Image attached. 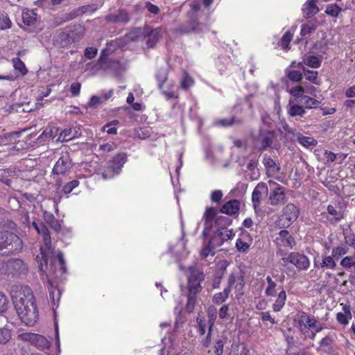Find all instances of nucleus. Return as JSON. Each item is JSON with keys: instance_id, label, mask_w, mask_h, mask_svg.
I'll return each instance as SVG.
<instances>
[{"instance_id": "nucleus-1", "label": "nucleus", "mask_w": 355, "mask_h": 355, "mask_svg": "<svg viewBox=\"0 0 355 355\" xmlns=\"http://www.w3.org/2000/svg\"><path fill=\"white\" fill-rule=\"evenodd\" d=\"M10 293L17 315L28 326H33L38 319V311L31 289L27 286L13 284Z\"/></svg>"}, {"instance_id": "nucleus-2", "label": "nucleus", "mask_w": 355, "mask_h": 355, "mask_svg": "<svg viewBox=\"0 0 355 355\" xmlns=\"http://www.w3.org/2000/svg\"><path fill=\"white\" fill-rule=\"evenodd\" d=\"M42 258L44 259V265L42 261L39 263V268L40 271L44 275L47 279L48 288L49 291V297L53 303V305H55L56 302H58L60 298L61 293L60 291L53 286L51 279L58 277V272L62 275L59 271V266H55V263L51 261V264L48 266V258L46 255L42 253Z\"/></svg>"}, {"instance_id": "nucleus-3", "label": "nucleus", "mask_w": 355, "mask_h": 355, "mask_svg": "<svg viewBox=\"0 0 355 355\" xmlns=\"http://www.w3.org/2000/svg\"><path fill=\"white\" fill-rule=\"evenodd\" d=\"M22 248L23 242L18 235L8 230L0 232V257L16 254Z\"/></svg>"}, {"instance_id": "nucleus-4", "label": "nucleus", "mask_w": 355, "mask_h": 355, "mask_svg": "<svg viewBox=\"0 0 355 355\" xmlns=\"http://www.w3.org/2000/svg\"><path fill=\"white\" fill-rule=\"evenodd\" d=\"M40 235L42 236L44 247L46 250H47V252H44L42 248H40L41 250V256H37L36 261L37 263L39 264L40 261L44 265V259L42 258V253L46 255L49 259L48 261V266L51 264V261L55 263V266H59V271L61 274H64L66 272V266H65V261L64 260L63 254L61 252H59L58 254V257H53L52 255H50V254H52V245H51V239L49 234V230L47 227L45 228V230L43 231L40 234Z\"/></svg>"}, {"instance_id": "nucleus-5", "label": "nucleus", "mask_w": 355, "mask_h": 355, "mask_svg": "<svg viewBox=\"0 0 355 355\" xmlns=\"http://www.w3.org/2000/svg\"><path fill=\"white\" fill-rule=\"evenodd\" d=\"M161 36L159 28L152 29L150 26L137 28L127 35L132 41H145L148 48L153 47Z\"/></svg>"}, {"instance_id": "nucleus-6", "label": "nucleus", "mask_w": 355, "mask_h": 355, "mask_svg": "<svg viewBox=\"0 0 355 355\" xmlns=\"http://www.w3.org/2000/svg\"><path fill=\"white\" fill-rule=\"evenodd\" d=\"M188 290L191 293H200L202 290L201 283L205 280V274L196 266L189 268Z\"/></svg>"}, {"instance_id": "nucleus-7", "label": "nucleus", "mask_w": 355, "mask_h": 355, "mask_svg": "<svg viewBox=\"0 0 355 355\" xmlns=\"http://www.w3.org/2000/svg\"><path fill=\"white\" fill-rule=\"evenodd\" d=\"M2 273L13 275H25L28 272V267L23 260L20 259H10L2 263Z\"/></svg>"}, {"instance_id": "nucleus-8", "label": "nucleus", "mask_w": 355, "mask_h": 355, "mask_svg": "<svg viewBox=\"0 0 355 355\" xmlns=\"http://www.w3.org/2000/svg\"><path fill=\"white\" fill-rule=\"evenodd\" d=\"M275 137L276 133L275 131L261 129L254 141L260 150H266L268 148H275L273 142Z\"/></svg>"}, {"instance_id": "nucleus-9", "label": "nucleus", "mask_w": 355, "mask_h": 355, "mask_svg": "<svg viewBox=\"0 0 355 355\" xmlns=\"http://www.w3.org/2000/svg\"><path fill=\"white\" fill-rule=\"evenodd\" d=\"M126 158L124 153L116 155L112 162L109 164L107 168L101 173L104 179L110 178L116 174H119L123 164L125 163Z\"/></svg>"}, {"instance_id": "nucleus-10", "label": "nucleus", "mask_w": 355, "mask_h": 355, "mask_svg": "<svg viewBox=\"0 0 355 355\" xmlns=\"http://www.w3.org/2000/svg\"><path fill=\"white\" fill-rule=\"evenodd\" d=\"M19 338L24 341L29 342L40 349H47L51 346L49 341L40 334L23 333L19 335Z\"/></svg>"}, {"instance_id": "nucleus-11", "label": "nucleus", "mask_w": 355, "mask_h": 355, "mask_svg": "<svg viewBox=\"0 0 355 355\" xmlns=\"http://www.w3.org/2000/svg\"><path fill=\"white\" fill-rule=\"evenodd\" d=\"M202 31V25L198 22V17L192 14L189 15V20L186 23L181 24L175 29V33L182 35L189 34L191 32L200 33Z\"/></svg>"}, {"instance_id": "nucleus-12", "label": "nucleus", "mask_w": 355, "mask_h": 355, "mask_svg": "<svg viewBox=\"0 0 355 355\" xmlns=\"http://www.w3.org/2000/svg\"><path fill=\"white\" fill-rule=\"evenodd\" d=\"M268 184L270 187H273L269 196L270 205L275 206L284 203L286 201L285 188L272 180H269Z\"/></svg>"}, {"instance_id": "nucleus-13", "label": "nucleus", "mask_w": 355, "mask_h": 355, "mask_svg": "<svg viewBox=\"0 0 355 355\" xmlns=\"http://www.w3.org/2000/svg\"><path fill=\"white\" fill-rule=\"evenodd\" d=\"M284 129L287 133L292 134L297 142L304 147L316 146L318 144L317 141L313 138L302 135L301 133L290 128L288 125H284Z\"/></svg>"}, {"instance_id": "nucleus-14", "label": "nucleus", "mask_w": 355, "mask_h": 355, "mask_svg": "<svg viewBox=\"0 0 355 355\" xmlns=\"http://www.w3.org/2000/svg\"><path fill=\"white\" fill-rule=\"evenodd\" d=\"M232 236V231L228 230H218L216 231L211 238L209 239L216 248L221 246L225 241L231 239Z\"/></svg>"}, {"instance_id": "nucleus-15", "label": "nucleus", "mask_w": 355, "mask_h": 355, "mask_svg": "<svg viewBox=\"0 0 355 355\" xmlns=\"http://www.w3.org/2000/svg\"><path fill=\"white\" fill-rule=\"evenodd\" d=\"M268 187L263 182L259 183L254 189L252 194V202L256 212L258 211L260 206L263 193H268Z\"/></svg>"}, {"instance_id": "nucleus-16", "label": "nucleus", "mask_w": 355, "mask_h": 355, "mask_svg": "<svg viewBox=\"0 0 355 355\" xmlns=\"http://www.w3.org/2000/svg\"><path fill=\"white\" fill-rule=\"evenodd\" d=\"M276 243L279 248L285 247L293 248L295 245L293 236L286 230H281L276 238Z\"/></svg>"}, {"instance_id": "nucleus-17", "label": "nucleus", "mask_w": 355, "mask_h": 355, "mask_svg": "<svg viewBox=\"0 0 355 355\" xmlns=\"http://www.w3.org/2000/svg\"><path fill=\"white\" fill-rule=\"evenodd\" d=\"M300 214L299 209L292 203L288 204L283 209V217L286 220L284 225L289 226L297 220Z\"/></svg>"}, {"instance_id": "nucleus-18", "label": "nucleus", "mask_w": 355, "mask_h": 355, "mask_svg": "<svg viewBox=\"0 0 355 355\" xmlns=\"http://www.w3.org/2000/svg\"><path fill=\"white\" fill-rule=\"evenodd\" d=\"M71 167V159L68 155L61 156L56 162L53 168V173L56 175L64 174Z\"/></svg>"}, {"instance_id": "nucleus-19", "label": "nucleus", "mask_w": 355, "mask_h": 355, "mask_svg": "<svg viewBox=\"0 0 355 355\" xmlns=\"http://www.w3.org/2000/svg\"><path fill=\"white\" fill-rule=\"evenodd\" d=\"M290 263L293 264L299 270H306L310 266L308 257L298 252L290 254Z\"/></svg>"}, {"instance_id": "nucleus-20", "label": "nucleus", "mask_w": 355, "mask_h": 355, "mask_svg": "<svg viewBox=\"0 0 355 355\" xmlns=\"http://www.w3.org/2000/svg\"><path fill=\"white\" fill-rule=\"evenodd\" d=\"M131 15L125 10H119L118 14H110L106 16L105 20L114 24H127L130 21Z\"/></svg>"}, {"instance_id": "nucleus-21", "label": "nucleus", "mask_w": 355, "mask_h": 355, "mask_svg": "<svg viewBox=\"0 0 355 355\" xmlns=\"http://www.w3.org/2000/svg\"><path fill=\"white\" fill-rule=\"evenodd\" d=\"M241 207V202L239 200H231L225 202L221 207L222 213L227 215H234L239 212Z\"/></svg>"}, {"instance_id": "nucleus-22", "label": "nucleus", "mask_w": 355, "mask_h": 355, "mask_svg": "<svg viewBox=\"0 0 355 355\" xmlns=\"http://www.w3.org/2000/svg\"><path fill=\"white\" fill-rule=\"evenodd\" d=\"M316 1L317 0H307L304 3L302 10L304 17L308 19L319 12L320 9Z\"/></svg>"}, {"instance_id": "nucleus-23", "label": "nucleus", "mask_w": 355, "mask_h": 355, "mask_svg": "<svg viewBox=\"0 0 355 355\" xmlns=\"http://www.w3.org/2000/svg\"><path fill=\"white\" fill-rule=\"evenodd\" d=\"M298 328L303 331L304 328H313L316 327L317 321L315 318H311L306 313L303 312L297 320Z\"/></svg>"}, {"instance_id": "nucleus-24", "label": "nucleus", "mask_w": 355, "mask_h": 355, "mask_svg": "<svg viewBox=\"0 0 355 355\" xmlns=\"http://www.w3.org/2000/svg\"><path fill=\"white\" fill-rule=\"evenodd\" d=\"M67 29L72 42L79 41L85 35V28L79 24L73 25Z\"/></svg>"}, {"instance_id": "nucleus-25", "label": "nucleus", "mask_w": 355, "mask_h": 355, "mask_svg": "<svg viewBox=\"0 0 355 355\" xmlns=\"http://www.w3.org/2000/svg\"><path fill=\"white\" fill-rule=\"evenodd\" d=\"M54 43L60 47H64L72 43L67 28L59 32L58 35L54 40Z\"/></svg>"}, {"instance_id": "nucleus-26", "label": "nucleus", "mask_w": 355, "mask_h": 355, "mask_svg": "<svg viewBox=\"0 0 355 355\" xmlns=\"http://www.w3.org/2000/svg\"><path fill=\"white\" fill-rule=\"evenodd\" d=\"M21 18L24 24L31 26L37 21V13L34 10L24 9L21 13Z\"/></svg>"}, {"instance_id": "nucleus-27", "label": "nucleus", "mask_w": 355, "mask_h": 355, "mask_svg": "<svg viewBox=\"0 0 355 355\" xmlns=\"http://www.w3.org/2000/svg\"><path fill=\"white\" fill-rule=\"evenodd\" d=\"M327 213L332 217L329 218L331 223H335L344 218V212L340 209H337L334 206L329 205L327 207Z\"/></svg>"}, {"instance_id": "nucleus-28", "label": "nucleus", "mask_w": 355, "mask_h": 355, "mask_svg": "<svg viewBox=\"0 0 355 355\" xmlns=\"http://www.w3.org/2000/svg\"><path fill=\"white\" fill-rule=\"evenodd\" d=\"M344 313L339 312L336 315V319L339 323L346 325L349 322V319L352 318L350 307L345 306L343 307Z\"/></svg>"}, {"instance_id": "nucleus-29", "label": "nucleus", "mask_w": 355, "mask_h": 355, "mask_svg": "<svg viewBox=\"0 0 355 355\" xmlns=\"http://www.w3.org/2000/svg\"><path fill=\"white\" fill-rule=\"evenodd\" d=\"M216 247L211 243L209 240L207 243H205L202 250L200 251V257L203 259L207 258L209 255L214 256Z\"/></svg>"}, {"instance_id": "nucleus-30", "label": "nucleus", "mask_w": 355, "mask_h": 355, "mask_svg": "<svg viewBox=\"0 0 355 355\" xmlns=\"http://www.w3.org/2000/svg\"><path fill=\"white\" fill-rule=\"evenodd\" d=\"M44 220L55 231L58 232L60 230V225L53 214L44 212Z\"/></svg>"}, {"instance_id": "nucleus-31", "label": "nucleus", "mask_w": 355, "mask_h": 355, "mask_svg": "<svg viewBox=\"0 0 355 355\" xmlns=\"http://www.w3.org/2000/svg\"><path fill=\"white\" fill-rule=\"evenodd\" d=\"M286 300V293L285 291H282L277 297L275 302L272 304V309L274 311H279L285 304Z\"/></svg>"}, {"instance_id": "nucleus-32", "label": "nucleus", "mask_w": 355, "mask_h": 355, "mask_svg": "<svg viewBox=\"0 0 355 355\" xmlns=\"http://www.w3.org/2000/svg\"><path fill=\"white\" fill-rule=\"evenodd\" d=\"M263 164L268 171L273 173H277L280 170V168L277 166L275 161L270 157L265 156L263 160Z\"/></svg>"}, {"instance_id": "nucleus-33", "label": "nucleus", "mask_w": 355, "mask_h": 355, "mask_svg": "<svg viewBox=\"0 0 355 355\" xmlns=\"http://www.w3.org/2000/svg\"><path fill=\"white\" fill-rule=\"evenodd\" d=\"M303 62L312 68H318L321 64V60L315 55L304 56Z\"/></svg>"}, {"instance_id": "nucleus-34", "label": "nucleus", "mask_w": 355, "mask_h": 355, "mask_svg": "<svg viewBox=\"0 0 355 355\" xmlns=\"http://www.w3.org/2000/svg\"><path fill=\"white\" fill-rule=\"evenodd\" d=\"M231 289L230 288H226L223 291L216 293L213 297L214 303L217 304H222L228 298Z\"/></svg>"}, {"instance_id": "nucleus-35", "label": "nucleus", "mask_w": 355, "mask_h": 355, "mask_svg": "<svg viewBox=\"0 0 355 355\" xmlns=\"http://www.w3.org/2000/svg\"><path fill=\"white\" fill-rule=\"evenodd\" d=\"M156 78L158 81V86L160 89H162L164 83L168 79V69L167 67L160 68L156 74Z\"/></svg>"}, {"instance_id": "nucleus-36", "label": "nucleus", "mask_w": 355, "mask_h": 355, "mask_svg": "<svg viewBox=\"0 0 355 355\" xmlns=\"http://www.w3.org/2000/svg\"><path fill=\"white\" fill-rule=\"evenodd\" d=\"M300 102H301V103L303 104L304 107L308 108V109L317 107L320 106V101H318L313 98H311L308 96H302Z\"/></svg>"}, {"instance_id": "nucleus-37", "label": "nucleus", "mask_w": 355, "mask_h": 355, "mask_svg": "<svg viewBox=\"0 0 355 355\" xmlns=\"http://www.w3.org/2000/svg\"><path fill=\"white\" fill-rule=\"evenodd\" d=\"M198 293H191L189 291L187 296V302L186 305L187 311L191 313L193 311L196 304V297Z\"/></svg>"}, {"instance_id": "nucleus-38", "label": "nucleus", "mask_w": 355, "mask_h": 355, "mask_svg": "<svg viewBox=\"0 0 355 355\" xmlns=\"http://www.w3.org/2000/svg\"><path fill=\"white\" fill-rule=\"evenodd\" d=\"M288 113L291 116H300L302 117L305 114V110L303 106L298 105H290L288 109Z\"/></svg>"}, {"instance_id": "nucleus-39", "label": "nucleus", "mask_w": 355, "mask_h": 355, "mask_svg": "<svg viewBox=\"0 0 355 355\" xmlns=\"http://www.w3.org/2000/svg\"><path fill=\"white\" fill-rule=\"evenodd\" d=\"M209 321H211L209 320V321H207L205 319L202 318L200 317H198L196 318V322L198 323V331L200 335H205L206 333L207 328L209 329Z\"/></svg>"}, {"instance_id": "nucleus-40", "label": "nucleus", "mask_w": 355, "mask_h": 355, "mask_svg": "<svg viewBox=\"0 0 355 355\" xmlns=\"http://www.w3.org/2000/svg\"><path fill=\"white\" fill-rule=\"evenodd\" d=\"M345 237V243L347 245L352 247L355 252V235L351 230H345L343 232Z\"/></svg>"}, {"instance_id": "nucleus-41", "label": "nucleus", "mask_w": 355, "mask_h": 355, "mask_svg": "<svg viewBox=\"0 0 355 355\" xmlns=\"http://www.w3.org/2000/svg\"><path fill=\"white\" fill-rule=\"evenodd\" d=\"M75 136L72 134V130L71 128L64 129L60 132L57 140L60 142H64L71 140Z\"/></svg>"}, {"instance_id": "nucleus-42", "label": "nucleus", "mask_w": 355, "mask_h": 355, "mask_svg": "<svg viewBox=\"0 0 355 355\" xmlns=\"http://www.w3.org/2000/svg\"><path fill=\"white\" fill-rule=\"evenodd\" d=\"M341 11L342 8L337 4L334 3L327 6L325 12L329 16L337 17Z\"/></svg>"}, {"instance_id": "nucleus-43", "label": "nucleus", "mask_w": 355, "mask_h": 355, "mask_svg": "<svg viewBox=\"0 0 355 355\" xmlns=\"http://www.w3.org/2000/svg\"><path fill=\"white\" fill-rule=\"evenodd\" d=\"M340 265L345 268H350L355 266V252H352V255L344 257L341 261Z\"/></svg>"}, {"instance_id": "nucleus-44", "label": "nucleus", "mask_w": 355, "mask_h": 355, "mask_svg": "<svg viewBox=\"0 0 355 355\" xmlns=\"http://www.w3.org/2000/svg\"><path fill=\"white\" fill-rule=\"evenodd\" d=\"M349 252V248L347 245H341L332 250V257L339 258Z\"/></svg>"}, {"instance_id": "nucleus-45", "label": "nucleus", "mask_w": 355, "mask_h": 355, "mask_svg": "<svg viewBox=\"0 0 355 355\" xmlns=\"http://www.w3.org/2000/svg\"><path fill=\"white\" fill-rule=\"evenodd\" d=\"M242 121L235 117L226 118L219 120L216 123L224 127H228L234 124H241Z\"/></svg>"}, {"instance_id": "nucleus-46", "label": "nucleus", "mask_w": 355, "mask_h": 355, "mask_svg": "<svg viewBox=\"0 0 355 355\" xmlns=\"http://www.w3.org/2000/svg\"><path fill=\"white\" fill-rule=\"evenodd\" d=\"M266 281L268 285L265 291L266 295L274 296L276 293L275 287L277 284L270 276L266 277Z\"/></svg>"}, {"instance_id": "nucleus-47", "label": "nucleus", "mask_w": 355, "mask_h": 355, "mask_svg": "<svg viewBox=\"0 0 355 355\" xmlns=\"http://www.w3.org/2000/svg\"><path fill=\"white\" fill-rule=\"evenodd\" d=\"M286 72L288 78L292 82L298 83L302 78V74L299 71L287 69Z\"/></svg>"}, {"instance_id": "nucleus-48", "label": "nucleus", "mask_w": 355, "mask_h": 355, "mask_svg": "<svg viewBox=\"0 0 355 355\" xmlns=\"http://www.w3.org/2000/svg\"><path fill=\"white\" fill-rule=\"evenodd\" d=\"M12 62L15 70L19 71L22 75H25L27 73L24 63L19 58H13Z\"/></svg>"}, {"instance_id": "nucleus-49", "label": "nucleus", "mask_w": 355, "mask_h": 355, "mask_svg": "<svg viewBox=\"0 0 355 355\" xmlns=\"http://www.w3.org/2000/svg\"><path fill=\"white\" fill-rule=\"evenodd\" d=\"M334 257L331 256H327L322 259V263H320V266L322 268L326 267L328 268L333 269L336 266V263L334 261Z\"/></svg>"}, {"instance_id": "nucleus-50", "label": "nucleus", "mask_w": 355, "mask_h": 355, "mask_svg": "<svg viewBox=\"0 0 355 355\" xmlns=\"http://www.w3.org/2000/svg\"><path fill=\"white\" fill-rule=\"evenodd\" d=\"M97 9L98 7L96 4L85 5L77 8L80 15H82L87 12H95Z\"/></svg>"}, {"instance_id": "nucleus-51", "label": "nucleus", "mask_w": 355, "mask_h": 355, "mask_svg": "<svg viewBox=\"0 0 355 355\" xmlns=\"http://www.w3.org/2000/svg\"><path fill=\"white\" fill-rule=\"evenodd\" d=\"M333 339L330 336H325L320 340L319 343L320 345L317 348V351L319 352L323 350L325 353H327V350L323 349V347H329L331 345Z\"/></svg>"}, {"instance_id": "nucleus-52", "label": "nucleus", "mask_w": 355, "mask_h": 355, "mask_svg": "<svg viewBox=\"0 0 355 355\" xmlns=\"http://www.w3.org/2000/svg\"><path fill=\"white\" fill-rule=\"evenodd\" d=\"M236 248L240 252H247L249 250L250 245L243 239H238L236 242Z\"/></svg>"}, {"instance_id": "nucleus-53", "label": "nucleus", "mask_w": 355, "mask_h": 355, "mask_svg": "<svg viewBox=\"0 0 355 355\" xmlns=\"http://www.w3.org/2000/svg\"><path fill=\"white\" fill-rule=\"evenodd\" d=\"M209 323L210 324L209 326V329L207 331V336L201 342L202 345L205 348L209 347L211 344V329H212V326L214 324V322L209 321Z\"/></svg>"}, {"instance_id": "nucleus-54", "label": "nucleus", "mask_w": 355, "mask_h": 355, "mask_svg": "<svg viewBox=\"0 0 355 355\" xmlns=\"http://www.w3.org/2000/svg\"><path fill=\"white\" fill-rule=\"evenodd\" d=\"M303 72L306 80L313 82L315 84H317L315 82V80L317 79L318 77V71H310L309 69H306L305 67H303Z\"/></svg>"}, {"instance_id": "nucleus-55", "label": "nucleus", "mask_w": 355, "mask_h": 355, "mask_svg": "<svg viewBox=\"0 0 355 355\" xmlns=\"http://www.w3.org/2000/svg\"><path fill=\"white\" fill-rule=\"evenodd\" d=\"M193 85V80L188 74L185 73L181 81V87L183 89H187Z\"/></svg>"}, {"instance_id": "nucleus-56", "label": "nucleus", "mask_w": 355, "mask_h": 355, "mask_svg": "<svg viewBox=\"0 0 355 355\" xmlns=\"http://www.w3.org/2000/svg\"><path fill=\"white\" fill-rule=\"evenodd\" d=\"M79 185V181L76 180H73L69 182H68L67 184H66L64 187H63V191L64 193H70L73 189H75L76 187H77Z\"/></svg>"}, {"instance_id": "nucleus-57", "label": "nucleus", "mask_w": 355, "mask_h": 355, "mask_svg": "<svg viewBox=\"0 0 355 355\" xmlns=\"http://www.w3.org/2000/svg\"><path fill=\"white\" fill-rule=\"evenodd\" d=\"M292 34L289 32H286L282 36L281 39V45L284 49L287 50L288 49V45L292 40Z\"/></svg>"}, {"instance_id": "nucleus-58", "label": "nucleus", "mask_w": 355, "mask_h": 355, "mask_svg": "<svg viewBox=\"0 0 355 355\" xmlns=\"http://www.w3.org/2000/svg\"><path fill=\"white\" fill-rule=\"evenodd\" d=\"M109 59L105 55V51L103 50L101 53V55L98 60V64L99 67L101 69H107L109 68V66L107 65V63L109 62Z\"/></svg>"}, {"instance_id": "nucleus-59", "label": "nucleus", "mask_w": 355, "mask_h": 355, "mask_svg": "<svg viewBox=\"0 0 355 355\" xmlns=\"http://www.w3.org/2000/svg\"><path fill=\"white\" fill-rule=\"evenodd\" d=\"M225 341L223 339L216 340L214 345V354L216 355H221L223 352Z\"/></svg>"}, {"instance_id": "nucleus-60", "label": "nucleus", "mask_w": 355, "mask_h": 355, "mask_svg": "<svg viewBox=\"0 0 355 355\" xmlns=\"http://www.w3.org/2000/svg\"><path fill=\"white\" fill-rule=\"evenodd\" d=\"M12 22L7 15L0 17V27L1 29H6L11 27Z\"/></svg>"}, {"instance_id": "nucleus-61", "label": "nucleus", "mask_w": 355, "mask_h": 355, "mask_svg": "<svg viewBox=\"0 0 355 355\" xmlns=\"http://www.w3.org/2000/svg\"><path fill=\"white\" fill-rule=\"evenodd\" d=\"M116 148V145L114 142L105 143L101 144L99 147L103 153H109L112 151Z\"/></svg>"}, {"instance_id": "nucleus-62", "label": "nucleus", "mask_w": 355, "mask_h": 355, "mask_svg": "<svg viewBox=\"0 0 355 355\" xmlns=\"http://www.w3.org/2000/svg\"><path fill=\"white\" fill-rule=\"evenodd\" d=\"M8 309V300L6 296L0 292V313L5 312Z\"/></svg>"}, {"instance_id": "nucleus-63", "label": "nucleus", "mask_w": 355, "mask_h": 355, "mask_svg": "<svg viewBox=\"0 0 355 355\" xmlns=\"http://www.w3.org/2000/svg\"><path fill=\"white\" fill-rule=\"evenodd\" d=\"M98 53V49L96 47H87L85 50V56L87 59L94 58Z\"/></svg>"}, {"instance_id": "nucleus-64", "label": "nucleus", "mask_w": 355, "mask_h": 355, "mask_svg": "<svg viewBox=\"0 0 355 355\" xmlns=\"http://www.w3.org/2000/svg\"><path fill=\"white\" fill-rule=\"evenodd\" d=\"M223 193L220 190H215L211 194V200L214 202L218 203L221 201Z\"/></svg>"}]
</instances>
